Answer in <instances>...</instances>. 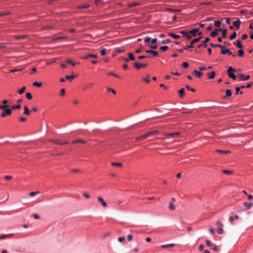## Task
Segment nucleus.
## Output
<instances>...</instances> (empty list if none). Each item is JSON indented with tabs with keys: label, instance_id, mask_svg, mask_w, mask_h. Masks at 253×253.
<instances>
[{
	"label": "nucleus",
	"instance_id": "nucleus-1",
	"mask_svg": "<svg viewBox=\"0 0 253 253\" xmlns=\"http://www.w3.org/2000/svg\"><path fill=\"white\" fill-rule=\"evenodd\" d=\"M236 72V70L232 67L230 66L227 69V74L228 76L234 80H236L237 77L234 74V72Z\"/></svg>",
	"mask_w": 253,
	"mask_h": 253
},
{
	"label": "nucleus",
	"instance_id": "nucleus-2",
	"mask_svg": "<svg viewBox=\"0 0 253 253\" xmlns=\"http://www.w3.org/2000/svg\"><path fill=\"white\" fill-rule=\"evenodd\" d=\"M158 133V131L157 130H154V131H150L142 136H140L139 137H138L136 138V140L137 141H138L140 139H145L147 137H148V136H151V135H155L156 134H157Z\"/></svg>",
	"mask_w": 253,
	"mask_h": 253
},
{
	"label": "nucleus",
	"instance_id": "nucleus-3",
	"mask_svg": "<svg viewBox=\"0 0 253 253\" xmlns=\"http://www.w3.org/2000/svg\"><path fill=\"white\" fill-rule=\"evenodd\" d=\"M202 38L201 37H200L198 38H196V39H193L191 43H190V45H187L186 46H184L183 47V49H184L185 50H187L189 48H193L194 46H193V44L199 42L200 39Z\"/></svg>",
	"mask_w": 253,
	"mask_h": 253
},
{
	"label": "nucleus",
	"instance_id": "nucleus-4",
	"mask_svg": "<svg viewBox=\"0 0 253 253\" xmlns=\"http://www.w3.org/2000/svg\"><path fill=\"white\" fill-rule=\"evenodd\" d=\"M3 111L2 112V114H1V117L2 118H4L8 115H10L11 114V110L9 108H5L4 109H2Z\"/></svg>",
	"mask_w": 253,
	"mask_h": 253
},
{
	"label": "nucleus",
	"instance_id": "nucleus-5",
	"mask_svg": "<svg viewBox=\"0 0 253 253\" xmlns=\"http://www.w3.org/2000/svg\"><path fill=\"white\" fill-rule=\"evenodd\" d=\"M216 224L218 226L217 233L220 234H222L223 232V229L222 228L223 226V224L220 221H217L216 222Z\"/></svg>",
	"mask_w": 253,
	"mask_h": 253
},
{
	"label": "nucleus",
	"instance_id": "nucleus-6",
	"mask_svg": "<svg viewBox=\"0 0 253 253\" xmlns=\"http://www.w3.org/2000/svg\"><path fill=\"white\" fill-rule=\"evenodd\" d=\"M210 39L209 38L207 37L206 38L205 40L202 42V43L199 44L198 45V48H200L202 47H207V42L210 41Z\"/></svg>",
	"mask_w": 253,
	"mask_h": 253
},
{
	"label": "nucleus",
	"instance_id": "nucleus-7",
	"mask_svg": "<svg viewBox=\"0 0 253 253\" xmlns=\"http://www.w3.org/2000/svg\"><path fill=\"white\" fill-rule=\"evenodd\" d=\"M180 33L183 35V37H186L188 40L191 39L192 36L189 33V31H181Z\"/></svg>",
	"mask_w": 253,
	"mask_h": 253
},
{
	"label": "nucleus",
	"instance_id": "nucleus-8",
	"mask_svg": "<svg viewBox=\"0 0 253 253\" xmlns=\"http://www.w3.org/2000/svg\"><path fill=\"white\" fill-rule=\"evenodd\" d=\"M221 53L223 55L228 54V55H233V57L236 56L235 54H233L232 52L228 48L221 50Z\"/></svg>",
	"mask_w": 253,
	"mask_h": 253
},
{
	"label": "nucleus",
	"instance_id": "nucleus-9",
	"mask_svg": "<svg viewBox=\"0 0 253 253\" xmlns=\"http://www.w3.org/2000/svg\"><path fill=\"white\" fill-rule=\"evenodd\" d=\"M199 28H194L192 30L189 31V33L190 34V35L191 34V35L192 36L195 37V36H196L197 33L199 32Z\"/></svg>",
	"mask_w": 253,
	"mask_h": 253
},
{
	"label": "nucleus",
	"instance_id": "nucleus-10",
	"mask_svg": "<svg viewBox=\"0 0 253 253\" xmlns=\"http://www.w3.org/2000/svg\"><path fill=\"white\" fill-rule=\"evenodd\" d=\"M180 133L179 132H173V133H167L165 134V136L167 137H170L172 138H175Z\"/></svg>",
	"mask_w": 253,
	"mask_h": 253
},
{
	"label": "nucleus",
	"instance_id": "nucleus-11",
	"mask_svg": "<svg viewBox=\"0 0 253 253\" xmlns=\"http://www.w3.org/2000/svg\"><path fill=\"white\" fill-rule=\"evenodd\" d=\"M134 66L136 69L139 70L141 67H146L147 66V64H138L137 62H135L134 63Z\"/></svg>",
	"mask_w": 253,
	"mask_h": 253
},
{
	"label": "nucleus",
	"instance_id": "nucleus-12",
	"mask_svg": "<svg viewBox=\"0 0 253 253\" xmlns=\"http://www.w3.org/2000/svg\"><path fill=\"white\" fill-rule=\"evenodd\" d=\"M97 200L98 202L101 204L103 207L106 208L107 206L106 203L104 201L102 197H98Z\"/></svg>",
	"mask_w": 253,
	"mask_h": 253
},
{
	"label": "nucleus",
	"instance_id": "nucleus-13",
	"mask_svg": "<svg viewBox=\"0 0 253 253\" xmlns=\"http://www.w3.org/2000/svg\"><path fill=\"white\" fill-rule=\"evenodd\" d=\"M221 30H222V28L215 29L212 32H211L210 35L212 37H215L218 34V32Z\"/></svg>",
	"mask_w": 253,
	"mask_h": 253
},
{
	"label": "nucleus",
	"instance_id": "nucleus-14",
	"mask_svg": "<svg viewBox=\"0 0 253 253\" xmlns=\"http://www.w3.org/2000/svg\"><path fill=\"white\" fill-rule=\"evenodd\" d=\"M239 78L244 81H247L248 80H249L250 78V75H247V76H245L244 74H240L239 75Z\"/></svg>",
	"mask_w": 253,
	"mask_h": 253
},
{
	"label": "nucleus",
	"instance_id": "nucleus-15",
	"mask_svg": "<svg viewBox=\"0 0 253 253\" xmlns=\"http://www.w3.org/2000/svg\"><path fill=\"white\" fill-rule=\"evenodd\" d=\"M145 52L151 54L154 57H156V56H158V55L157 51L154 50H151V49L147 50L145 51Z\"/></svg>",
	"mask_w": 253,
	"mask_h": 253
},
{
	"label": "nucleus",
	"instance_id": "nucleus-16",
	"mask_svg": "<svg viewBox=\"0 0 253 253\" xmlns=\"http://www.w3.org/2000/svg\"><path fill=\"white\" fill-rule=\"evenodd\" d=\"M233 24L237 29H239L241 24L240 20L238 19L237 20L234 21Z\"/></svg>",
	"mask_w": 253,
	"mask_h": 253
},
{
	"label": "nucleus",
	"instance_id": "nucleus-17",
	"mask_svg": "<svg viewBox=\"0 0 253 253\" xmlns=\"http://www.w3.org/2000/svg\"><path fill=\"white\" fill-rule=\"evenodd\" d=\"M89 58H97V56L96 55H95V54H87V55L84 56L83 58L84 59H88Z\"/></svg>",
	"mask_w": 253,
	"mask_h": 253
},
{
	"label": "nucleus",
	"instance_id": "nucleus-18",
	"mask_svg": "<svg viewBox=\"0 0 253 253\" xmlns=\"http://www.w3.org/2000/svg\"><path fill=\"white\" fill-rule=\"evenodd\" d=\"M243 205L247 210H249L252 208L253 205L252 203L244 202Z\"/></svg>",
	"mask_w": 253,
	"mask_h": 253
},
{
	"label": "nucleus",
	"instance_id": "nucleus-19",
	"mask_svg": "<svg viewBox=\"0 0 253 253\" xmlns=\"http://www.w3.org/2000/svg\"><path fill=\"white\" fill-rule=\"evenodd\" d=\"M233 43H234V44L236 45L237 46V47H238V48H239L240 49H242L243 48V46L241 44V41L237 40L236 41V42H234Z\"/></svg>",
	"mask_w": 253,
	"mask_h": 253
},
{
	"label": "nucleus",
	"instance_id": "nucleus-20",
	"mask_svg": "<svg viewBox=\"0 0 253 253\" xmlns=\"http://www.w3.org/2000/svg\"><path fill=\"white\" fill-rule=\"evenodd\" d=\"M226 96H224L223 98H226L228 97H230L232 95V91L230 89H226L225 91Z\"/></svg>",
	"mask_w": 253,
	"mask_h": 253
},
{
	"label": "nucleus",
	"instance_id": "nucleus-21",
	"mask_svg": "<svg viewBox=\"0 0 253 253\" xmlns=\"http://www.w3.org/2000/svg\"><path fill=\"white\" fill-rule=\"evenodd\" d=\"M168 35L169 37H172V38H173L174 39H178V38H180V36L179 35H176V34H175L174 33H169L168 34Z\"/></svg>",
	"mask_w": 253,
	"mask_h": 253
},
{
	"label": "nucleus",
	"instance_id": "nucleus-22",
	"mask_svg": "<svg viewBox=\"0 0 253 253\" xmlns=\"http://www.w3.org/2000/svg\"><path fill=\"white\" fill-rule=\"evenodd\" d=\"M53 141L55 144L61 145L64 144H67L69 143L68 141L60 142L59 140H53Z\"/></svg>",
	"mask_w": 253,
	"mask_h": 253
},
{
	"label": "nucleus",
	"instance_id": "nucleus-23",
	"mask_svg": "<svg viewBox=\"0 0 253 253\" xmlns=\"http://www.w3.org/2000/svg\"><path fill=\"white\" fill-rule=\"evenodd\" d=\"M239 217L238 215H236L234 216H231L229 218V221L231 223H232L235 219H239Z\"/></svg>",
	"mask_w": 253,
	"mask_h": 253
},
{
	"label": "nucleus",
	"instance_id": "nucleus-24",
	"mask_svg": "<svg viewBox=\"0 0 253 253\" xmlns=\"http://www.w3.org/2000/svg\"><path fill=\"white\" fill-rule=\"evenodd\" d=\"M140 5V3L138 2H131L128 4L127 6L129 7H131L133 6H138Z\"/></svg>",
	"mask_w": 253,
	"mask_h": 253
},
{
	"label": "nucleus",
	"instance_id": "nucleus-25",
	"mask_svg": "<svg viewBox=\"0 0 253 253\" xmlns=\"http://www.w3.org/2000/svg\"><path fill=\"white\" fill-rule=\"evenodd\" d=\"M175 246V244H166V245H162L161 246V248L165 249V248H168L170 247H173Z\"/></svg>",
	"mask_w": 253,
	"mask_h": 253
},
{
	"label": "nucleus",
	"instance_id": "nucleus-26",
	"mask_svg": "<svg viewBox=\"0 0 253 253\" xmlns=\"http://www.w3.org/2000/svg\"><path fill=\"white\" fill-rule=\"evenodd\" d=\"M215 73L214 71H212L209 74V79L210 80L213 79L215 77Z\"/></svg>",
	"mask_w": 253,
	"mask_h": 253
},
{
	"label": "nucleus",
	"instance_id": "nucleus-27",
	"mask_svg": "<svg viewBox=\"0 0 253 253\" xmlns=\"http://www.w3.org/2000/svg\"><path fill=\"white\" fill-rule=\"evenodd\" d=\"M77 143H81L84 144V143H85V141L82 140V139H79L74 140L72 141V143H73V144H75Z\"/></svg>",
	"mask_w": 253,
	"mask_h": 253
},
{
	"label": "nucleus",
	"instance_id": "nucleus-28",
	"mask_svg": "<svg viewBox=\"0 0 253 253\" xmlns=\"http://www.w3.org/2000/svg\"><path fill=\"white\" fill-rule=\"evenodd\" d=\"M184 91H185V90H184V88H182L179 90V94L180 97L182 98L183 97L184 94Z\"/></svg>",
	"mask_w": 253,
	"mask_h": 253
},
{
	"label": "nucleus",
	"instance_id": "nucleus-29",
	"mask_svg": "<svg viewBox=\"0 0 253 253\" xmlns=\"http://www.w3.org/2000/svg\"><path fill=\"white\" fill-rule=\"evenodd\" d=\"M24 111L23 112V114L25 115H30V111H29V109L28 108V107H27V106H25L24 107Z\"/></svg>",
	"mask_w": 253,
	"mask_h": 253
},
{
	"label": "nucleus",
	"instance_id": "nucleus-30",
	"mask_svg": "<svg viewBox=\"0 0 253 253\" xmlns=\"http://www.w3.org/2000/svg\"><path fill=\"white\" fill-rule=\"evenodd\" d=\"M111 165L114 167H122L123 166V165L121 163H115L112 162L111 163Z\"/></svg>",
	"mask_w": 253,
	"mask_h": 253
},
{
	"label": "nucleus",
	"instance_id": "nucleus-31",
	"mask_svg": "<svg viewBox=\"0 0 253 253\" xmlns=\"http://www.w3.org/2000/svg\"><path fill=\"white\" fill-rule=\"evenodd\" d=\"M90 7L89 4H84L83 5H79L77 6L78 9H83V8H86Z\"/></svg>",
	"mask_w": 253,
	"mask_h": 253
},
{
	"label": "nucleus",
	"instance_id": "nucleus-32",
	"mask_svg": "<svg viewBox=\"0 0 253 253\" xmlns=\"http://www.w3.org/2000/svg\"><path fill=\"white\" fill-rule=\"evenodd\" d=\"M169 209L171 211H174L175 210V207L171 202H169Z\"/></svg>",
	"mask_w": 253,
	"mask_h": 253
},
{
	"label": "nucleus",
	"instance_id": "nucleus-33",
	"mask_svg": "<svg viewBox=\"0 0 253 253\" xmlns=\"http://www.w3.org/2000/svg\"><path fill=\"white\" fill-rule=\"evenodd\" d=\"M194 73L196 76H197V77H198V78H201V76H202V73L201 72H200V71H197L196 70H195L194 71Z\"/></svg>",
	"mask_w": 253,
	"mask_h": 253
},
{
	"label": "nucleus",
	"instance_id": "nucleus-34",
	"mask_svg": "<svg viewBox=\"0 0 253 253\" xmlns=\"http://www.w3.org/2000/svg\"><path fill=\"white\" fill-rule=\"evenodd\" d=\"M128 59L130 60H134L135 59L134 56L133 54L131 52H129L128 53Z\"/></svg>",
	"mask_w": 253,
	"mask_h": 253
},
{
	"label": "nucleus",
	"instance_id": "nucleus-35",
	"mask_svg": "<svg viewBox=\"0 0 253 253\" xmlns=\"http://www.w3.org/2000/svg\"><path fill=\"white\" fill-rule=\"evenodd\" d=\"M237 36V33L236 32L233 33V34L230 36L229 39L231 40H233L236 38Z\"/></svg>",
	"mask_w": 253,
	"mask_h": 253
},
{
	"label": "nucleus",
	"instance_id": "nucleus-36",
	"mask_svg": "<svg viewBox=\"0 0 253 253\" xmlns=\"http://www.w3.org/2000/svg\"><path fill=\"white\" fill-rule=\"evenodd\" d=\"M33 85L37 87H41L42 85V83L35 82L33 83Z\"/></svg>",
	"mask_w": 253,
	"mask_h": 253
},
{
	"label": "nucleus",
	"instance_id": "nucleus-37",
	"mask_svg": "<svg viewBox=\"0 0 253 253\" xmlns=\"http://www.w3.org/2000/svg\"><path fill=\"white\" fill-rule=\"evenodd\" d=\"M222 32V37L223 38H225L227 36V30L226 29H223L221 30Z\"/></svg>",
	"mask_w": 253,
	"mask_h": 253
},
{
	"label": "nucleus",
	"instance_id": "nucleus-38",
	"mask_svg": "<svg viewBox=\"0 0 253 253\" xmlns=\"http://www.w3.org/2000/svg\"><path fill=\"white\" fill-rule=\"evenodd\" d=\"M216 151L221 154H227L228 153H230V151H229L221 150L218 149L216 150Z\"/></svg>",
	"mask_w": 253,
	"mask_h": 253
},
{
	"label": "nucleus",
	"instance_id": "nucleus-39",
	"mask_svg": "<svg viewBox=\"0 0 253 253\" xmlns=\"http://www.w3.org/2000/svg\"><path fill=\"white\" fill-rule=\"evenodd\" d=\"M92 85H93V84L90 83L84 86V89H86L89 88L91 87L92 86Z\"/></svg>",
	"mask_w": 253,
	"mask_h": 253
},
{
	"label": "nucleus",
	"instance_id": "nucleus-40",
	"mask_svg": "<svg viewBox=\"0 0 253 253\" xmlns=\"http://www.w3.org/2000/svg\"><path fill=\"white\" fill-rule=\"evenodd\" d=\"M244 51H243V50H242V49H240V50H238L239 56L242 57L244 56Z\"/></svg>",
	"mask_w": 253,
	"mask_h": 253
},
{
	"label": "nucleus",
	"instance_id": "nucleus-41",
	"mask_svg": "<svg viewBox=\"0 0 253 253\" xmlns=\"http://www.w3.org/2000/svg\"><path fill=\"white\" fill-rule=\"evenodd\" d=\"M21 105L20 104H17L16 105H14L11 107L12 110L19 109L21 108Z\"/></svg>",
	"mask_w": 253,
	"mask_h": 253
},
{
	"label": "nucleus",
	"instance_id": "nucleus-42",
	"mask_svg": "<svg viewBox=\"0 0 253 253\" xmlns=\"http://www.w3.org/2000/svg\"><path fill=\"white\" fill-rule=\"evenodd\" d=\"M13 235V234H6V235H3L0 236V239H4L6 237H11Z\"/></svg>",
	"mask_w": 253,
	"mask_h": 253
},
{
	"label": "nucleus",
	"instance_id": "nucleus-43",
	"mask_svg": "<svg viewBox=\"0 0 253 253\" xmlns=\"http://www.w3.org/2000/svg\"><path fill=\"white\" fill-rule=\"evenodd\" d=\"M116 51L117 52H122L124 51V47H117L116 48Z\"/></svg>",
	"mask_w": 253,
	"mask_h": 253
},
{
	"label": "nucleus",
	"instance_id": "nucleus-44",
	"mask_svg": "<svg viewBox=\"0 0 253 253\" xmlns=\"http://www.w3.org/2000/svg\"><path fill=\"white\" fill-rule=\"evenodd\" d=\"M221 25V22L220 21H215L214 23V25L216 27H219Z\"/></svg>",
	"mask_w": 253,
	"mask_h": 253
},
{
	"label": "nucleus",
	"instance_id": "nucleus-45",
	"mask_svg": "<svg viewBox=\"0 0 253 253\" xmlns=\"http://www.w3.org/2000/svg\"><path fill=\"white\" fill-rule=\"evenodd\" d=\"M240 89H241V87H236V89H235L236 93H235V94H238L239 93L240 94H242L243 93V91H240Z\"/></svg>",
	"mask_w": 253,
	"mask_h": 253
},
{
	"label": "nucleus",
	"instance_id": "nucleus-46",
	"mask_svg": "<svg viewBox=\"0 0 253 253\" xmlns=\"http://www.w3.org/2000/svg\"><path fill=\"white\" fill-rule=\"evenodd\" d=\"M26 89V88L25 86H23L20 89L18 90V93L20 94L23 93L25 91Z\"/></svg>",
	"mask_w": 253,
	"mask_h": 253
},
{
	"label": "nucleus",
	"instance_id": "nucleus-47",
	"mask_svg": "<svg viewBox=\"0 0 253 253\" xmlns=\"http://www.w3.org/2000/svg\"><path fill=\"white\" fill-rule=\"evenodd\" d=\"M26 97L28 99H31L32 98V95L30 92H27L26 93Z\"/></svg>",
	"mask_w": 253,
	"mask_h": 253
},
{
	"label": "nucleus",
	"instance_id": "nucleus-48",
	"mask_svg": "<svg viewBox=\"0 0 253 253\" xmlns=\"http://www.w3.org/2000/svg\"><path fill=\"white\" fill-rule=\"evenodd\" d=\"M147 57H148V58H150V57H151V56H150V55H148V56H146V55H140V56H139L138 57V59L139 60H141V59H144V58H147Z\"/></svg>",
	"mask_w": 253,
	"mask_h": 253
},
{
	"label": "nucleus",
	"instance_id": "nucleus-49",
	"mask_svg": "<svg viewBox=\"0 0 253 253\" xmlns=\"http://www.w3.org/2000/svg\"><path fill=\"white\" fill-rule=\"evenodd\" d=\"M108 75H109V76H113L116 77V78H121L118 75L116 74L115 73H112V72L108 73Z\"/></svg>",
	"mask_w": 253,
	"mask_h": 253
},
{
	"label": "nucleus",
	"instance_id": "nucleus-50",
	"mask_svg": "<svg viewBox=\"0 0 253 253\" xmlns=\"http://www.w3.org/2000/svg\"><path fill=\"white\" fill-rule=\"evenodd\" d=\"M151 40V38L147 37H146L145 39H144V42L146 43H147L148 45H149V42H150V41Z\"/></svg>",
	"mask_w": 253,
	"mask_h": 253
},
{
	"label": "nucleus",
	"instance_id": "nucleus-51",
	"mask_svg": "<svg viewBox=\"0 0 253 253\" xmlns=\"http://www.w3.org/2000/svg\"><path fill=\"white\" fill-rule=\"evenodd\" d=\"M160 49L161 50L163 51H166V50H168V46H167V45H166V46H161V47H160Z\"/></svg>",
	"mask_w": 253,
	"mask_h": 253
},
{
	"label": "nucleus",
	"instance_id": "nucleus-52",
	"mask_svg": "<svg viewBox=\"0 0 253 253\" xmlns=\"http://www.w3.org/2000/svg\"><path fill=\"white\" fill-rule=\"evenodd\" d=\"M223 173L224 174L229 175V174H231L232 173V171L229 170H223Z\"/></svg>",
	"mask_w": 253,
	"mask_h": 253
},
{
	"label": "nucleus",
	"instance_id": "nucleus-53",
	"mask_svg": "<svg viewBox=\"0 0 253 253\" xmlns=\"http://www.w3.org/2000/svg\"><path fill=\"white\" fill-rule=\"evenodd\" d=\"M9 14V12L1 11L0 12V16L8 15Z\"/></svg>",
	"mask_w": 253,
	"mask_h": 253
},
{
	"label": "nucleus",
	"instance_id": "nucleus-54",
	"mask_svg": "<svg viewBox=\"0 0 253 253\" xmlns=\"http://www.w3.org/2000/svg\"><path fill=\"white\" fill-rule=\"evenodd\" d=\"M170 42V40L168 39H166V40H164L162 41L161 42L163 44H167V43H169Z\"/></svg>",
	"mask_w": 253,
	"mask_h": 253
},
{
	"label": "nucleus",
	"instance_id": "nucleus-55",
	"mask_svg": "<svg viewBox=\"0 0 253 253\" xmlns=\"http://www.w3.org/2000/svg\"><path fill=\"white\" fill-rule=\"evenodd\" d=\"M182 66L184 68H187L189 66V64L186 62H184L182 63Z\"/></svg>",
	"mask_w": 253,
	"mask_h": 253
},
{
	"label": "nucleus",
	"instance_id": "nucleus-56",
	"mask_svg": "<svg viewBox=\"0 0 253 253\" xmlns=\"http://www.w3.org/2000/svg\"><path fill=\"white\" fill-rule=\"evenodd\" d=\"M101 54L103 56L105 55L106 53V50L105 48L102 49L100 51Z\"/></svg>",
	"mask_w": 253,
	"mask_h": 253
},
{
	"label": "nucleus",
	"instance_id": "nucleus-57",
	"mask_svg": "<svg viewBox=\"0 0 253 253\" xmlns=\"http://www.w3.org/2000/svg\"><path fill=\"white\" fill-rule=\"evenodd\" d=\"M75 76L74 75L66 76L65 77V79H67V80H72V79H74L75 78Z\"/></svg>",
	"mask_w": 253,
	"mask_h": 253
},
{
	"label": "nucleus",
	"instance_id": "nucleus-58",
	"mask_svg": "<svg viewBox=\"0 0 253 253\" xmlns=\"http://www.w3.org/2000/svg\"><path fill=\"white\" fill-rule=\"evenodd\" d=\"M185 87H186V88L187 89H188L189 90H191V91H192L193 92H195V89L194 88L190 87V86H189L188 85H186Z\"/></svg>",
	"mask_w": 253,
	"mask_h": 253
},
{
	"label": "nucleus",
	"instance_id": "nucleus-59",
	"mask_svg": "<svg viewBox=\"0 0 253 253\" xmlns=\"http://www.w3.org/2000/svg\"><path fill=\"white\" fill-rule=\"evenodd\" d=\"M21 69H12L11 70L9 71V73H14V72H17V71H21Z\"/></svg>",
	"mask_w": 253,
	"mask_h": 253
},
{
	"label": "nucleus",
	"instance_id": "nucleus-60",
	"mask_svg": "<svg viewBox=\"0 0 253 253\" xmlns=\"http://www.w3.org/2000/svg\"><path fill=\"white\" fill-rule=\"evenodd\" d=\"M107 90H108V91H111V92H112L113 94H115V93H116V91H115L114 89H113V88H110V87H108V88H107Z\"/></svg>",
	"mask_w": 253,
	"mask_h": 253
},
{
	"label": "nucleus",
	"instance_id": "nucleus-61",
	"mask_svg": "<svg viewBox=\"0 0 253 253\" xmlns=\"http://www.w3.org/2000/svg\"><path fill=\"white\" fill-rule=\"evenodd\" d=\"M206 245L208 247H211V243L209 240H207L206 241Z\"/></svg>",
	"mask_w": 253,
	"mask_h": 253
},
{
	"label": "nucleus",
	"instance_id": "nucleus-62",
	"mask_svg": "<svg viewBox=\"0 0 253 253\" xmlns=\"http://www.w3.org/2000/svg\"><path fill=\"white\" fill-rule=\"evenodd\" d=\"M94 3L96 6H97L100 3H102L101 0H95Z\"/></svg>",
	"mask_w": 253,
	"mask_h": 253
},
{
	"label": "nucleus",
	"instance_id": "nucleus-63",
	"mask_svg": "<svg viewBox=\"0 0 253 253\" xmlns=\"http://www.w3.org/2000/svg\"><path fill=\"white\" fill-rule=\"evenodd\" d=\"M143 81L145 82L146 83H148L150 82V79H149V76H148L147 78H143Z\"/></svg>",
	"mask_w": 253,
	"mask_h": 253
},
{
	"label": "nucleus",
	"instance_id": "nucleus-64",
	"mask_svg": "<svg viewBox=\"0 0 253 253\" xmlns=\"http://www.w3.org/2000/svg\"><path fill=\"white\" fill-rule=\"evenodd\" d=\"M132 236L130 234L128 235L127 236V239L128 241H131L132 240Z\"/></svg>",
	"mask_w": 253,
	"mask_h": 253
}]
</instances>
